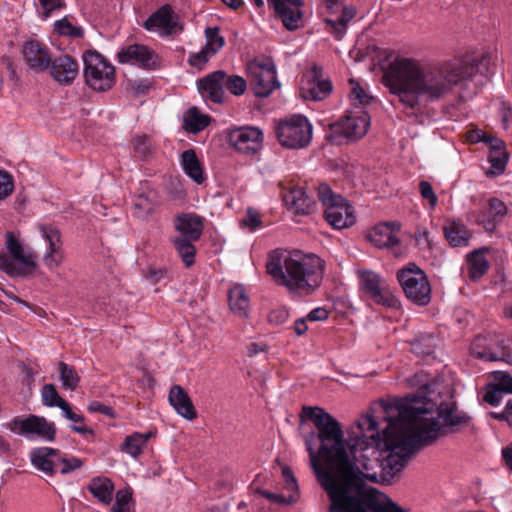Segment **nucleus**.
<instances>
[{
	"label": "nucleus",
	"instance_id": "1",
	"mask_svg": "<svg viewBox=\"0 0 512 512\" xmlns=\"http://www.w3.org/2000/svg\"><path fill=\"white\" fill-rule=\"evenodd\" d=\"M492 56L485 52L471 62L430 63L397 55L383 70V84L400 103L415 109L422 101L447 96L462 81L491 73Z\"/></svg>",
	"mask_w": 512,
	"mask_h": 512
},
{
	"label": "nucleus",
	"instance_id": "2",
	"mask_svg": "<svg viewBox=\"0 0 512 512\" xmlns=\"http://www.w3.org/2000/svg\"><path fill=\"white\" fill-rule=\"evenodd\" d=\"M300 417L302 421H311L317 429V434L306 438V444L311 443L323 472L347 468L353 462L381 456L393 448L391 421H385L386 427L379 433L380 423L372 414L362 416L351 427L347 439L339 422L323 408L304 406Z\"/></svg>",
	"mask_w": 512,
	"mask_h": 512
},
{
	"label": "nucleus",
	"instance_id": "3",
	"mask_svg": "<svg viewBox=\"0 0 512 512\" xmlns=\"http://www.w3.org/2000/svg\"><path fill=\"white\" fill-rule=\"evenodd\" d=\"M424 394L430 385L423 384ZM384 421L393 426V448L407 464L414 451L448 432H458L471 426V417L454 403L435 404L426 395H408L405 398L381 400Z\"/></svg>",
	"mask_w": 512,
	"mask_h": 512
},
{
	"label": "nucleus",
	"instance_id": "4",
	"mask_svg": "<svg viewBox=\"0 0 512 512\" xmlns=\"http://www.w3.org/2000/svg\"><path fill=\"white\" fill-rule=\"evenodd\" d=\"M307 446L312 468L329 496V512H374L378 490L365 485L363 480L376 482L379 478L394 477L406 465L394 448H390L381 456L323 472L311 443Z\"/></svg>",
	"mask_w": 512,
	"mask_h": 512
},
{
	"label": "nucleus",
	"instance_id": "5",
	"mask_svg": "<svg viewBox=\"0 0 512 512\" xmlns=\"http://www.w3.org/2000/svg\"><path fill=\"white\" fill-rule=\"evenodd\" d=\"M267 273L290 292L312 294L321 284L325 262L315 254L275 249L268 255Z\"/></svg>",
	"mask_w": 512,
	"mask_h": 512
},
{
	"label": "nucleus",
	"instance_id": "6",
	"mask_svg": "<svg viewBox=\"0 0 512 512\" xmlns=\"http://www.w3.org/2000/svg\"><path fill=\"white\" fill-rule=\"evenodd\" d=\"M8 254L0 249V269L12 277L25 276L36 268V255L27 250L20 240L12 233L6 234Z\"/></svg>",
	"mask_w": 512,
	"mask_h": 512
},
{
	"label": "nucleus",
	"instance_id": "7",
	"mask_svg": "<svg viewBox=\"0 0 512 512\" xmlns=\"http://www.w3.org/2000/svg\"><path fill=\"white\" fill-rule=\"evenodd\" d=\"M275 134L281 146L294 150L304 149L311 143L313 127L305 116L296 114L280 120Z\"/></svg>",
	"mask_w": 512,
	"mask_h": 512
},
{
	"label": "nucleus",
	"instance_id": "8",
	"mask_svg": "<svg viewBox=\"0 0 512 512\" xmlns=\"http://www.w3.org/2000/svg\"><path fill=\"white\" fill-rule=\"evenodd\" d=\"M318 197L324 207L325 219L332 227L344 229L355 223L354 210L348 201L333 193L329 185L322 183L318 186Z\"/></svg>",
	"mask_w": 512,
	"mask_h": 512
},
{
	"label": "nucleus",
	"instance_id": "9",
	"mask_svg": "<svg viewBox=\"0 0 512 512\" xmlns=\"http://www.w3.org/2000/svg\"><path fill=\"white\" fill-rule=\"evenodd\" d=\"M86 84L95 91H107L115 84V68L96 51L83 54Z\"/></svg>",
	"mask_w": 512,
	"mask_h": 512
},
{
	"label": "nucleus",
	"instance_id": "10",
	"mask_svg": "<svg viewBox=\"0 0 512 512\" xmlns=\"http://www.w3.org/2000/svg\"><path fill=\"white\" fill-rule=\"evenodd\" d=\"M398 281L406 295L413 303L425 306L431 300V286L426 274L411 263L397 274Z\"/></svg>",
	"mask_w": 512,
	"mask_h": 512
},
{
	"label": "nucleus",
	"instance_id": "11",
	"mask_svg": "<svg viewBox=\"0 0 512 512\" xmlns=\"http://www.w3.org/2000/svg\"><path fill=\"white\" fill-rule=\"evenodd\" d=\"M360 290L374 303L389 308L399 305L385 278L369 269H358Z\"/></svg>",
	"mask_w": 512,
	"mask_h": 512
},
{
	"label": "nucleus",
	"instance_id": "12",
	"mask_svg": "<svg viewBox=\"0 0 512 512\" xmlns=\"http://www.w3.org/2000/svg\"><path fill=\"white\" fill-rule=\"evenodd\" d=\"M8 428L28 440L40 439L45 442H52L56 435L55 424L37 415L15 417L8 423Z\"/></svg>",
	"mask_w": 512,
	"mask_h": 512
},
{
	"label": "nucleus",
	"instance_id": "13",
	"mask_svg": "<svg viewBox=\"0 0 512 512\" xmlns=\"http://www.w3.org/2000/svg\"><path fill=\"white\" fill-rule=\"evenodd\" d=\"M247 72L257 97H267L279 87L276 67L269 58L250 61L247 65Z\"/></svg>",
	"mask_w": 512,
	"mask_h": 512
},
{
	"label": "nucleus",
	"instance_id": "14",
	"mask_svg": "<svg viewBox=\"0 0 512 512\" xmlns=\"http://www.w3.org/2000/svg\"><path fill=\"white\" fill-rule=\"evenodd\" d=\"M370 120L367 114H350L331 124L329 139L336 144L362 138L368 130Z\"/></svg>",
	"mask_w": 512,
	"mask_h": 512
},
{
	"label": "nucleus",
	"instance_id": "15",
	"mask_svg": "<svg viewBox=\"0 0 512 512\" xmlns=\"http://www.w3.org/2000/svg\"><path fill=\"white\" fill-rule=\"evenodd\" d=\"M228 144L238 153L254 156L263 148V131L255 126H241L229 130Z\"/></svg>",
	"mask_w": 512,
	"mask_h": 512
},
{
	"label": "nucleus",
	"instance_id": "16",
	"mask_svg": "<svg viewBox=\"0 0 512 512\" xmlns=\"http://www.w3.org/2000/svg\"><path fill=\"white\" fill-rule=\"evenodd\" d=\"M348 0H323L328 16L325 23L335 39L341 40L347 29L348 23L356 15V7L347 3Z\"/></svg>",
	"mask_w": 512,
	"mask_h": 512
},
{
	"label": "nucleus",
	"instance_id": "17",
	"mask_svg": "<svg viewBox=\"0 0 512 512\" xmlns=\"http://www.w3.org/2000/svg\"><path fill=\"white\" fill-rule=\"evenodd\" d=\"M282 199L286 207L295 214L308 215L313 211L315 201L307 195L302 186L294 183L292 179L281 180L278 184Z\"/></svg>",
	"mask_w": 512,
	"mask_h": 512
},
{
	"label": "nucleus",
	"instance_id": "18",
	"mask_svg": "<svg viewBox=\"0 0 512 512\" xmlns=\"http://www.w3.org/2000/svg\"><path fill=\"white\" fill-rule=\"evenodd\" d=\"M146 31L156 33L160 37H167L182 30L178 16L171 6L163 5L153 12L143 23Z\"/></svg>",
	"mask_w": 512,
	"mask_h": 512
},
{
	"label": "nucleus",
	"instance_id": "19",
	"mask_svg": "<svg viewBox=\"0 0 512 512\" xmlns=\"http://www.w3.org/2000/svg\"><path fill=\"white\" fill-rule=\"evenodd\" d=\"M118 61L143 69H155L160 65L158 55L150 47L142 44H132L123 47L117 53Z\"/></svg>",
	"mask_w": 512,
	"mask_h": 512
},
{
	"label": "nucleus",
	"instance_id": "20",
	"mask_svg": "<svg viewBox=\"0 0 512 512\" xmlns=\"http://www.w3.org/2000/svg\"><path fill=\"white\" fill-rule=\"evenodd\" d=\"M39 231L41 237L48 245L47 251L43 256V262L49 270H55L65 259L60 231L52 225H40Z\"/></svg>",
	"mask_w": 512,
	"mask_h": 512
},
{
	"label": "nucleus",
	"instance_id": "21",
	"mask_svg": "<svg viewBox=\"0 0 512 512\" xmlns=\"http://www.w3.org/2000/svg\"><path fill=\"white\" fill-rule=\"evenodd\" d=\"M275 14L288 30H297L303 24L304 0H267Z\"/></svg>",
	"mask_w": 512,
	"mask_h": 512
},
{
	"label": "nucleus",
	"instance_id": "22",
	"mask_svg": "<svg viewBox=\"0 0 512 512\" xmlns=\"http://www.w3.org/2000/svg\"><path fill=\"white\" fill-rule=\"evenodd\" d=\"M322 71L314 67L308 72L301 83V96L304 99L314 101L323 100L332 91V84L328 79L322 77Z\"/></svg>",
	"mask_w": 512,
	"mask_h": 512
},
{
	"label": "nucleus",
	"instance_id": "23",
	"mask_svg": "<svg viewBox=\"0 0 512 512\" xmlns=\"http://www.w3.org/2000/svg\"><path fill=\"white\" fill-rule=\"evenodd\" d=\"M25 64L32 70L40 72L49 69L51 53L49 48L38 40L26 41L21 49Z\"/></svg>",
	"mask_w": 512,
	"mask_h": 512
},
{
	"label": "nucleus",
	"instance_id": "24",
	"mask_svg": "<svg viewBox=\"0 0 512 512\" xmlns=\"http://www.w3.org/2000/svg\"><path fill=\"white\" fill-rule=\"evenodd\" d=\"M225 72L215 71L197 82V88L205 101L213 103H222L224 100V80Z\"/></svg>",
	"mask_w": 512,
	"mask_h": 512
},
{
	"label": "nucleus",
	"instance_id": "25",
	"mask_svg": "<svg viewBox=\"0 0 512 512\" xmlns=\"http://www.w3.org/2000/svg\"><path fill=\"white\" fill-rule=\"evenodd\" d=\"M50 75L63 85L71 84L79 73L77 61L70 55L63 54L51 59Z\"/></svg>",
	"mask_w": 512,
	"mask_h": 512
},
{
	"label": "nucleus",
	"instance_id": "26",
	"mask_svg": "<svg viewBox=\"0 0 512 512\" xmlns=\"http://www.w3.org/2000/svg\"><path fill=\"white\" fill-rule=\"evenodd\" d=\"M400 224L397 222L380 223L368 234V240L379 248L393 247L399 243L398 232Z\"/></svg>",
	"mask_w": 512,
	"mask_h": 512
},
{
	"label": "nucleus",
	"instance_id": "27",
	"mask_svg": "<svg viewBox=\"0 0 512 512\" xmlns=\"http://www.w3.org/2000/svg\"><path fill=\"white\" fill-rule=\"evenodd\" d=\"M169 402L176 412L187 420L197 417V412L188 394L180 385H174L169 392Z\"/></svg>",
	"mask_w": 512,
	"mask_h": 512
},
{
	"label": "nucleus",
	"instance_id": "28",
	"mask_svg": "<svg viewBox=\"0 0 512 512\" xmlns=\"http://www.w3.org/2000/svg\"><path fill=\"white\" fill-rule=\"evenodd\" d=\"M58 452L59 450L49 447L35 448L30 453L31 462L36 469L52 476L55 474Z\"/></svg>",
	"mask_w": 512,
	"mask_h": 512
},
{
	"label": "nucleus",
	"instance_id": "29",
	"mask_svg": "<svg viewBox=\"0 0 512 512\" xmlns=\"http://www.w3.org/2000/svg\"><path fill=\"white\" fill-rule=\"evenodd\" d=\"M175 228L181 234L180 237L198 240L202 234L203 224L199 216L183 213L177 217Z\"/></svg>",
	"mask_w": 512,
	"mask_h": 512
},
{
	"label": "nucleus",
	"instance_id": "30",
	"mask_svg": "<svg viewBox=\"0 0 512 512\" xmlns=\"http://www.w3.org/2000/svg\"><path fill=\"white\" fill-rule=\"evenodd\" d=\"M490 152L488 155V161L491 164L490 169L487 171V175L498 176L501 175L506 168L508 156L505 151L504 142L500 139H494L490 141Z\"/></svg>",
	"mask_w": 512,
	"mask_h": 512
},
{
	"label": "nucleus",
	"instance_id": "31",
	"mask_svg": "<svg viewBox=\"0 0 512 512\" xmlns=\"http://www.w3.org/2000/svg\"><path fill=\"white\" fill-rule=\"evenodd\" d=\"M180 164L184 173L195 183L202 184L204 182V169L193 149L182 152Z\"/></svg>",
	"mask_w": 512,
	"mask_h": 512
},
{
	"label": "nucleus",
	"instance_id": "32",
	"mask_svg": "<svg viewBox=\"0 0 512 512\" xmlns=\"http://www.w3.org/2000/svg\"><path fill=\"white\" fill-rule=\"evenodd\" d=\"M158 206V195L154 190L143 191L138 194L134 201V215L140 219L151 216Z\"/></svg>",
	"mask_w": 512,
	"mask_h": 512
},
{
	"label": "nucleus",
	"instance_id": "33",
	"mask_svg": "<svg viewBox=\"0 0 512 512\" xmlns=\"http://www.w3.org/2000/svg\"><path fill=\"white\" fill-rule=\"evenodd\" d=\"M87 489L102 504L110 505L113 500L114 484L105 476L93 477Z\"/></svg>",
	"mask_w": 512,
	"mask_h": 512
},
{
	"label": "nucleus",
	"instance_id": "34",
	"mask_svg": "<svg viewBox=\"0 0 512 512\" xmlns=\"http://www.w3.org/2000/svg\"><path fill=\"white\" fill-rule=\"evenodd\" d=\"M444 234L453 247L467 246L471 237L470 231L460 221H450L444 226Z\"/></svg>",
	"mask_w": 512,
	"mask_h": 512
},
{
	"label": "nucleus",
	"instance_id": "35",
	"mask_svg": "<svg viewBox=\"0 0 512 512\" xmlns=\"http://www.w3.org/2000/svg\"><path fill=\"white\" fill-rule=\"evenodd\" d=\"M154 435L152 431L146 433L135 432L128 435L121 445V451L130 455L132 458H138L145 447L148 440Z\"/></svg>",
	"mask_w": 512,
	"mask_h": 512
},
{
	"label": "nucleus",
	"instance_id": "36",
	"mask_svg": "<svg viewBox=\"0 0 512 512\" xmlns=\"http://www.w3.org/2000/svg\"><path fill=\"white\" fill-rule=\"evenodd\" d=\"M229 306L239 317H246L250 306L249 297L242 285H235L228 294Z\"/></svg>",
	"mask_w": 512,
	"mask_h": 512
},
{
	"label": "nucleus",
	"instance_id": "37",
	"mask_svg": "<svg viewBox=\"0 0 512 512\" xmlns=\"http://www.w3.org/2000/svg\"><path fill=\"white\" fill-rule=\"evenodd\" d=\"M467 263L469 277L473 280L481 278L489 268V263L482 250H477L469 254Z\"/></svg>",
	"mask_w": 512,
	"mask_h": 512
},
{
	"label": "nucleus",
	"instance_id": "38",
	"mask_svg": "<svg viewBox=\"0 0 512 512\" xmlns=\"http://www.w3.org/2000/svg\"><path fill=\"white\" fill-rule=\"evenodd\" d=\"M210 118L201 114L196 108H190L184 115V128L187 132L196 134L204 130Z\"/></svg>",
	"mask_w": 512,
	"mask_h": 512
},
{
	"label": "nucleus",
	"instance_id": "39",
	"mask_svg": "<svg viewBox=\"0 0 512 512\" xmlns=\"http://www.w3.org/2000/svg\"><path fill=\"white\" fill-rule=\"evenodd\" d=\"M193 241L183 237H175L173 239L175 249L186 267H190L194 263L196 249L192 244Z\"/></svg>",
	"mask_w": 512,
	"mask_h": 512
},
{
	"label": "nucleus",
	"instance_id": "40",
	"mask_svg": "<svg viewBox=\"0 0 512 512\" xmlns=\"http://www.w3.org/2000/svg\"><path fill=\"white\" fill-rule=\"evenodd\" d=\"M58 372L64 389L74 391L78 387L80 378L72 366L65 362H60L58 364Z\"/></svg>",
	"mask_w": 512,
	"mask_h": 512
},
{
	"label": "nucleus",
	"instance_id": "41",
	"mask_svg": "<svg viewBox=\"0 0 512 512\" xmlns=\"http://www.w3.org/2000/svg\"><path fill=\"white\" fill-rule=\"evenodd\" d=\"M475 222L482 226L486 231L492 232L495 230L500 220L490 211L489 208H483L479 211L472 213Z\"/></svg>",
	"mask_w": 512,
	"mask_h": 512
},
{
	"label": "nucleus",
	"instance_id": "42",
	"mask_svg": "<svg viewBox=\"0 0 512 512\" xmlns=\"http://www.w3.org/2000/svg\"><path fill=\"white\" fill-rule=\"evenodd\" d=\"M205 48L212 54H216L225 44V39L220 35L219 27H208L205 29Z\"/></svg>",
	"mask_w": 512,
	"mask_h": 512
},
{
	"label": "nucleus",
	"instance_id": "43",
	"mask_svg": "<svg viewBox=\"0 0 512 512\" xmlns=\"http://www.w3.org/2000/svg\"><path fill=\"white\" fill-rule=\"evenodd\" d=\"M132 491L130 488L120 489L116 492L112 512H131Z\"/></svg>",
	"mask_w": 512,
	"mask_h": 512
},
{
	"label": "nucleus",
	"instance_id": "44",
	"mask_svg": "<svg viewBox=\"0 0 512 512\" xmlns=\"http://www.w3.org/2000/svg\"><path fill=\"white\" fill-rule=\"evenodd\" d=\"M55 30L62 36L81 38L84 34L81 26L73 24L67 18L55 22Z\"/></svg>",
	"mask_w": 512,
	"mask_h": 512
},
{
	"label": "nucleus",
	"instance_id": "45",
	"mask_svg": "<svg viewBox=\"0 0 512 512\" xmlns=\"http://www.w3.org/2000/svg\"><path fill=\"white\" fill-rule=\"evenodd\" d=\"M224 80V90L227 89L233 95L240 96L246 91L247 83L241 76L225 73Z\"/></svg>",
	"mask_w": 512,
	"mask_h": 512
},
{
	"label": "nucleus",
	"instance_id": "46",
	"mask_svg": "<svg viewBox=\"0 0 512 512\" xmlns=\"http://www.w3.org/2000/svg\"><path fill=\"white\" fill-rule=\"evenodd\" d=\"M82 461L76 457L65 458L61 455L60 451L56 459L55 473L68 474L82 466Z\"/></svg>",
	"mask_w": 512,
	"mask_h": 512
},
{
	"label": "nucleus",
	"instance_id": "47",
	"mask_svg": "<svg viewBox=\"0 0 512 512\" xmlns=\"http://www.w3.org/2000/svg\"><path fill=\"white\" fill-rule=\"evenodd\" d=\"M374 512H407L384 493L378 491Z\"/></svg>",
	"mask_w": 512,
	"mask_h": 512
},
{
	"label": "nucleus",
	"instance_id": "48",
	"mask_svg": "<svg viewBox=\"0 0 512 512\" xmlns=\"http://www.w3.org/2000/svg\"><path fill=\"white\" fill-rule=\"evenodd\" d=\"M15 189L14 177L6 170L0 169V201L9 198Z\"/></svg>",
	"mask_w": 512,
	"mask_h": 512
},
{
	"label": "nucleus",
	"instance_id": "49",
	"mask_svg": "<svg viewBox=\"0 0 512 512\" xmlns=\"http://www.w3.org/2000/svg\"><path fill=\"white\" fill-rule=\"evenodd\" d=\"M133 145H134V155H135V157H137L139 159H146L152 153L151 141L145 135L137 136L134 139Z\"/></svg>",
	"mask_w": 512,
	"mask_h": 512
},
{
	"label": "nucleus",
	"instance_id": "50",
	"mask_svg": "<svg viewBox=\"0 0 512 512\" xmlns=\"http://www.w3.org/2000/svg\"><path fill=\"white\" fill-rule=\"evenodd\" d=\"M504 393L512 394V376L507 372L495 371L490 382Z\"/></svg>",
	"mask_w": 512,
	"mask_h": 512
},
{
	"label": "nucleus",
	"instance_id": "51",
	"mask_svg": "<svg viewBox=\"0 0 512 512\" xmlns=\"http://www.w3.org/2000/svg\"><path fill=\"white\" fill-rule=\"evenodd\" d=\"M213 56L214 54L203 47L200 51L189 54L188 63L190 66L202 70Z\"/></svg>",
	"mask_w": 512,
	"mask_h": 512
},
{
	"label": "nucleus",
	"instance_id": "52",
	"mask_svg": "<svg viewBox=\"0 0 512 512\" xmlns=\"http://www.w3.org/2000/svg\"><path fill=\"white\" fill-rule=\"evenodd\" d=\"M350 84L352 86L350 99L354 105H366L371 101V96L368 95L359 83L351 79Z\"/></svg>",
	"mask_w": 512,
	"mask_h": 512
},
{
	"label": "nucleus",
	"instance_id": "53",
	"mask_svg": "<svg viewBox=\"0 0 512 512\" xmlns=\"http://www.w3.org/2000/svg\"><path fill=\"white\" fill-rule=\"evenodd\" d=\"M41 397L43 405L47 407H55L63 399L53 384H45L43 386Z\"/></svg>",
	"mask_w": 512,
	"mask_h": 512
},
{
	"label": "nucleus",
	"instance_id": "54",
	"mask_svg": "<svg viewBox=\"0 0 512 512\" xmlns=\"http://www.w3.org/2000/svg\"><path fill=\"white\" fill-rule=\"evenodd\" d=\"M257 493L268 499L272 503L277 504H291L295 502V496L293 494L285 493H273L262 489H257Z\"/></svg>",
	"mask_w": 512,
	"mask_h": 512
},
{
	"label": "nucleus",
	"instance_id": "55",
	"mask_svg": "<svg viewBox=\"0 0 512 512\" xmlns=\"http://www.w3.org/2000/svg\"><path fill=\"white\" fill-rule=\"evenodd\" d=\"M486 339L483 337H477L476 340L472 343V351L476 355L477 358L485 360V361H498L500 357L497 356L494 352L489 349L479 350L481 343Z\"/></svg>",
	"mask_w": 512,
	"mask_h": 512
},
{
	"label": "nucleus",
	"instance_id": "56",
	"mask_svg": "<svg viewBox=\"0 0 512 512\" xmlns=\"http://www.w3.org/2000/svg\"><path fill=\"white\" fill-rule=\"evenodd\" d=\"M240 223L250 231H256L262 227V220L259 213L252 208L247 209L246 215Z\"/></svg>",
	"mask_w": 512,
	"mask_h": 512
},
{
	"label": "nucleus",
	"instance_id": "57",
	"mask_svg": "<svg viewBox=\"0 0 512 512\" xmlns=\"http://www.w3.org/2000/svg\"><path fill=\"white\" fill-rule=\"evenodd\" d=\"M282 475L284 478V493L285 494H293L295 496V501L298 496V485L296 479L294 478L291 470L288 467H284L282 469Z\"/></svg>",
	"mask_w": 512,
	"mask_h": 512
},
{
	"label": "nucleus",
	"instance_id": "58",
	"mask_svg": "<svg viewBox=\"0 0 512 512\" xmlns=\"http://www.w3.org/2000/svg\"><path fill=\"white\" fill-rule=\"evenodd\" d=\"M507 393H504L493 384L489 383L486 387V393L484 395V400L492 406H497L503 399V396Z\"/></svg>",
	"mask_w": 512,
	"mask_h": 512
},
{
	"label": "nucleus",
	"instance_id": "59",
	"mask_svg": "<svg viewBox=\"0 0 512 512\" xmlns=\"http://www.w3.org/2000/svg\"><path fill=\"white\" fill-rule=\"evenodd\" d=\"M419 190L422 198L429 201L430 208L434 209L437 205L438 198L431 186V184L427 181H421L419 183Z\"/></svg>",
	"mask_w": 512,
	"mask_h": 512
},
{
	"label": "nucleus",
	"instance_id": "60",
	"mask_svg": "<svg viewBox=\"0 0 512 512\" xmlns=\"http://www.w3.org/2000/svg\"><path fill=\"white\" fill-rule=\"evenodd\" d=\"M39 6L42 9V15L44 18L49 17V15L55 10H59L63 7L62 0H37Z\"/></svg>",
	"mask_w": 512,
	"mask_h": 512
},
{
	"label": "nucleus",
	"instance_id": "61",
	"mask_svg": "<svg viewBox=\"0 0 512 512\" xmlns=\"http://www.w3.org/2000/svg\"><path fill=\"white\" fill-rule=\"evenodd\" d=\"M488 208L499 220H501L507 213V207L505 203L498 198L489 199Z\"/></svg>",
	"mask_w": 512,
	"mask_h": 512
},
{
	"label": "nucleus",
	"instance_id": "62",
	"mask_svg": "<svg viewBox=\"0 0 512 512\" xmlns=\"http://www.w3.org/2000/svg\"><path fill=\"white\" fill-rule=\"evenodd\" d=\"M289 317V312L285 308H277L272 310L268 315V321L275 325H280L286 322Z\"/></svg>",
	"mask_w": 512,
	"mask_h": 512
},
{
	"label": "nucleus",
	"instance_id": "63",
	"mask_svg": "<svg viewBox=\"0 0 512 512\" xmlns=\"http://www.w3.org/2000/svg\"><path fill=\"white\" fill-rule=\"evenodd\" d=\"M68 420L73 422V424L71 425V429L73 431L80 434L91 433V430L84 424V418L82 415L75 412L73 414V418L70 417Z\"/></svg>",
	"mask_w": 512,
	"mask_h": 512
},
{
	"label": "nucleus",
	"instance_id": "64",
	"mask_svg": "<svg viewBox=\"0 0 512 512\" xmlns=\"http://www.w3.org/2000/svg\"><path fill=\"white\" fill-rule=\"evenodd\" d=\"M494 139V137L487 136L480 129L471 130L467 133V140L471 143L486 142L490 144V141H494Z\"/></svg>",
	"mask_w": 512,
	"mask_h": 512
}]
</instances>
